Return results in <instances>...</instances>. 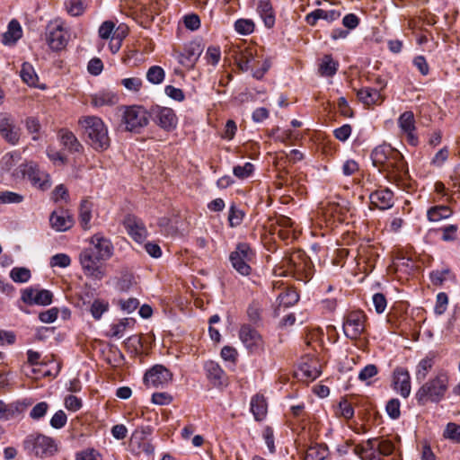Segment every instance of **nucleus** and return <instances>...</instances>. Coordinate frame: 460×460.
<instances>
[{
  "label": "nucleus",
  "instance_id": "49",
  "mask_svg": "<svg viewBox=\"0 0 460 460\" xmlns=\"http://www.w3.org/2000/svg\"><path fill=\"white\" fill-rule=\"evenodd\" d=\"M254 171V165L247 162L243 165H236L233 169V173L235 177L239 179H246L250 177Z\"/></svg>",
  "mask_w": 460,
  "mask_h": 460
},
{
  "label": "nucleus",
  "instance_id": "50",
  "mask_svg": "<svg viewBox=\"0 0 460 460\" xmlns=\"http://www.w3.org/2000/svg\"><path fill=\"white\" fill-rule=\"evenodd\" d=\"M443 436L446 438L460 443V425L454 422L448 423L444 430Z\"/></svg>",
  "mask_w": 460,
  "mask_h": 460
},
{
  "label": "nucleus",
  "instance_id": "59",
  "mask_svg": "<svg viewBox=\"0 0 460 460\" xmlns=\"http://www.w3.org/2000/svg\"><path fill=\"white\" fill-rule=\"evenodd\" d=\"M115 29V23L111 21H106L99 28V36L103 40L111 39Z\"/></svg>",
  "mask_w": 460,
  "mask_h": 460
},
{
  "label": "nucleus",
  "instance_id": "45",
  "mask_svg": "<svg viewBox=\"0 0 460 460\" xmlns=\"http://www.w3.org/2000/svg\"><path fill=\"white\" fill-rule=\"evenodd\" d=\"M10 278L16 283H25L31 279V270L24 267H15L10 271Z\"/></svg>",
  "mask_w": 460,
  "mask_h": 460
},
{
  "label": "nucleus",
  "instance_id": "21",
  "mask_svg": "<svg viewBox=\"0 0 460 460\" xmlns=\"http://www.w3.org/2000/svg\"><path fill=\"white\" fill-rule=\"evenodd\" d=\"M74 217L68 210L58 209L50 214L49 224L57 232H66L74 226Z\"/></svg>",
  "mask_w": 460,
  "mask_h": 460
},
{
  "label": "nucleus",
  "instance_id": "48",
  "mask_svg": "<svg viewBox=\"0 0 460 460\" xmlns=\"http://www.w3.org/2000/svg\"><path fill=\"white\" fill-rule=\"evenodd\" d=\"M235 31L243 35H249L254 31L255 24L251 19H239L234 22Z\"/></svg>",
  "mask_w": 460,
  "mask_h": 460
},
{
  "label": "nucleus",
  "instance_id": "25",
  "mask_svg": "<svg viewBox=\"0 0 460 460\" xmlns=\"http://www.w3.org/2000/svg\"><path fill=\"white\" fill-rule=\"evenodd\" d=\"M254 1L256 3V12L261 18L265 27L268 29L273 28L276 22V15L270 0Z\"/></svg>",
  "mask_w": 460,
  "mask_h": 460
},
{
  "label": "nucleus",
  "instance_id": "30",
  "mask_svg": "<svg viewBox=\"0 0 460 460\" xmlns=\"http://www.w3.org/2000/svg\"><path fill=\"white\" fill-rule=\"evenodd\" d=\"M358 100L367 106L378 105L383 102V98L378 90L364 87L357 91Z\"/></svg>",
  "mask_w": 460,
  "mask_h": 460
},
{
  "label": "nucleus",
  "instance_id": "15",
  "mask_svg": "<svg viewBox=\"0 0 460 460\" xmlns=\"http://www.w3.org/2000/svg\"><path fill=\"white\" fill-rule=\"evenodd\" d=\"M68 32L60 22L50 23L48 27L47 41L51 49L58 51L66 46Z\"/></svg>",
  "mask_w": 460,
  "mask_h": 460
},
{
  "label": "nucleus",
  "instance_id": "20",
  "mask_svg": "<svg viewBox=\"0 0 460 460\" xmlns=\"http://www.w3.org/2000/svg\"><path fill=\"white\" fill-rule=\"evenodd\" d=\"M128 235L137 243H143L147 237V230L143 221L133 215H128L123 221Z\"/></svg>",
  "mask_w": 460,
  "mask_h": 460
},
{
  "label": "nucleus",
  "instance_id": "10",
  "mask_svg": "<svg viewBox=\"0 0 460 460\" xmlns=\"http://www.w3.org/2000/svg\"><path fill=\"white\" fill-rule=\"evenodd\" d=\"M150 112L144 107L133 105L128 107L123 114V122L126 129L131 132H139L149 123Z\"/></svg>",
  "mask_w": 460,
  "mask_h": 460
},
{
  "label": "nucleus",
  "instance_id": "32",
  "mask_svg": "<svg viewBox=\"0 0 460 460\" xmlns=\"http://www.w3.org/2000/svg\"><path fill=\"white\" fill-rule=\"evenodd\" d=\"M118 102V96L110 90H102L91 96V104L94 107L111 106Z\"/></svg>",
  "mask_w": 460,
  "mask_h": 460
},
{
  "label": "nucleus",
  "instance_id": "1",
  "mask_svg": "<svg viewBox=\"0 0 460 460\" xmlns=\"http://www.w3.org/2000/svg\"><path fill=\"white\" fill-rule=\"evenodd\" d=\"M373 165L384 173L385 178L399 188H410V175L403 155L390 145L383 144L371 152Z\"/></svg>",
  "mask_w": 460,
  "mask_h": 460
},
{
  "label": "nucleus",
  "instance_id": "60",
  "mask_svg": "<svg viewBox=\"0 0 460 460\" xmlns=\"http://www.w3.org/2000/svg\"><path fill=\"white\" fill-rule=\"evenodd\" d=\"M75 460H102V456L93 448H87L76 453Z\"/></svg>",
  "mask_w": 460,
  "mask_h": 460
},
{
  "label": "nucleus",
  "instance_id": "11",
  "mask_svg": "<svg viewBox=\"0 0 460 460\" xmlns=\"http://www.w3.org/2000/svg\"><path fill=\"white\" fill-rule=\"evenodd\" d=\"M239 339L243 346L252 354L264 351L265 342L261 333L249 324H243L239 331Z\"/></svg>",
  "mask_w": 460,
  "mask_h": 460
},
{
  "label": "nucleus",
  "instance_id": "46",
  "mask_svg": "<svg viewBox=\"0 0 460 460\" xmlns=\"http://www.w3.org/2000/svg\"><path fill=\"white\" fill-rule=\"evenodd\" d=\"M441 232V240L447 243L455 242L458 237V226L447 225L438 229Z\"/></svg>",
  "mask_w": 460,
  "mask_h": 460
},
{
  "label": "nucleus",
  "instance_id": "41",
  "mask_svg": "<svg viewBox=\"0 0 460 460\" xmlns=\"http://www.w3.org/2000/svg\"><path fill=\"white\" fill-rule=\"evenodd\" d=\"M19 413V407L14 403H5L0 401V420H8Z\"/></svg>",
  "mask_w": 460,
  "mask_h": 460
},
{
  "label": "nucleus",
  "instance_id": "62",
  "mask_svg": "<svg viewBox=\"0 0 460 460\" xmlns=\"http://www.w3.org/2000/svg\"><path fill=\"white\" fill-rule=\"evenodd\" d=\"M351 132H352L351 126L349 124H344L341 127L334 129L333 135L338 140H340L341 142H345L350 137Z\"/></svg>",
  "mask_w": 460,
  "mask_h": 460
},
{
  "label": "nucleus",
  "instance_id": "29",
  "mask_svg": "<svg viewBox=\"0 0 460 460\" xmlns=\"http://www.w3.org/2000/svg\"><path fill=\"white\" fill-rule=\"evenodd\" d=\"M22 36V29L20 22L13 19L7 27V31L3 34L2 43L4 45H14Z\"/></svg>",
  "mask_w": 460,
  "mask_h": 460
},
{
  "label": "nucleus",
  "instance_id": "17",
  "mask_svg": "<svg viewBox=\"0 0 460 460\" xmlns=\"http://www.w3.org/2000/svg\"><path fill=\"white\" fill-rule=\"evenodd\" d=\"M204 47L199 40H192L184 46L183 51L178 59L181 65L188 69H192L199 60Z\"/></svg>",
  "mask_w": 460,
  "mask_h": 460
},
{
  "label": "nucleus",
  "instance_id": "3",
  "mask_svg": "<svg viewBox=\"0 0 460 460\" xmlns=\"http://www.w3.org/2000/svg\"><path fill=\"white\" fill-rule=\"evenodd\" d=\"M449 386L447 373L438 372L434 377L425 382L416 392L415 399L419 405L428 402L438 403L444 400Z\"/></svg>",
  "mask_w": 460,
  "mask_h": 460
},
{
  "label": "nucleus",
  "instance_id": "57",
  "mask_svg": "<svg viewBox=\"0 0 460 460\" xmlns=\"http://www.w3.org/2000/svg\"><path fill=\"white\" fill-rule=\"evenodd\" d=\"M243 218V212L232 205L229 209L228 221L232 227L239 226Z\"/></svg>",
  "mask_w": 460,
  "mask_h": 460
},
{
  "label": "nucleus",
  "instance_id": "22",
  "mask_svg": "<svg viewBox=\"0 0 460 460\" xmlns=\"http://www.w3.org/2000/svg\"><path fill=\"white\" fill-rule=\"evenodd\" d=\"M153 429L150 426H141L137 428L131 434L130 444L137 447L138 451L152 453L153 447L146 442V438L152 434Z\"/></svg>",
  "mask_w": 460,
  "mask_h": 460
},
{
  "label": "nucleus",
  "instance_id": "28",
  "mask_svg": "<svg viewBox=\"0 0 460 460\" xmlns=\"http://www.w3.org/2000/svg\"><path fill=\"white\" fill-rule=\"evenodd\" d=\"M208 379L214 386H220L226 383V373L218 363L208 361L204 365Z\"/></svg>",
  "mask_w": 460,
  "mask_h": 460
},
{
  "label": "nucleus",
  "instance_id": "42",
  "mask_svg": "<svg viewBox=\"0 0 460 460\" xmlns=\"http://www.w3.org/2000/svg\"><path fill=\"white\" fill-rule=\"evenodd\" d=\"M433 367L432 358H422L417 365L415 376L418 381H423Z\"/></svg>",
  "mask_w": 460,
  "mask_h": 460
},
{
  "label": "nucleus",
  "instance_id": "4",
  "mask_svg": "<svg viewBox=\"0 0 460 460\" xmlns=\"http://www.w3.org/2000/svg\"><path fill=\"white\" fill-rule=\"evenodd\" d=\"M235 63L243 72L251 70L252 76L261 79L270 68V63L264 60L261 65L258 60V50L255 47H247L235 55Z\"/></svg>",
  "mask_w": 460,
  "mask_h": 460
},
{
  "label": "nucleus",
  "instance_id": "19",
  "mask_svg": "<svg viewBox=\"0 0 460 460\" xmlns=\"http://www.w3.org/2000/svg\"><path fill=\"white\" fill-rule=\"evenodd\" d=\"M90 246L85 250H92L94 255L104 261L109 260L113 254V245L111 242L102 234H93L90 241Z\"/></svg>",
  "mask_w": 460,
  "mask_h": 460
},
{
  "label": "nucleus",
  "instance_id": "43",
  "mask_svg": "<svg viewBox=\"0 0 460 460\" xmlns=\"http://www.w3.org/2000/svg\"><path fill=\"white\" fill-rule=\"evenodd\" d=\"M453 277V273L449 269L433 270L429 275L430 280L434 286H442L446 280Z\"/></svg>",
  "mask_w": 460,
  "mask_h": 460
},
{
  "label": "nucleus",
  "instance_id": "2",
  "mask_svg": "<svg viewBox=\"0 0 460 460\" xmlns=\"http://www.w3.org/2000/svg\"><path fill=\"white\" fill-rule=\"evenodd\" d=\"M78 125L83 130L86 143L95 151L103 152L111 146V137L108 127L103 120L97 116H82L78 119Z\"/></svg>",
  "mask_w": 460,
  "mask_h": 460
},
{
  "label": "nucleus",
  "instance_id": "6",
  "mask_svg": "<svg viewBox=\"0 0 460 460\" xmlns=\"http://www.w3.org/2000/svg\"><path fill=\"white\" fill-rule=\"evenodd\" d=\"M24 446L38 457L52 456L58 449L57 442L52 438L41 434L27 437Z\"/></svg>",
  "mask_w": 460,
  "mask_h": 460
},
{
  "label": "nucleus",
  "instance_id": "27",
  "mask_svg": "<svg viewBox=\"0 0 460 460\" xmlns=\"http://www.w3.org/2000/svg\"><path fill=\"white\" fill-rule=\"evenodd\" d=\"M53 295L49 290L29 289L22 294V300L28 304L48 305L52 302Z\"/></svg>",
  "mask_w": 460,
  "mask_h": 460
},
{
  "label": "nucleus",
  "instance_id": "7",
  "mask_svg": "<svg viewBox=\"0 0 460 460\" xmlns=\"http://www.w3.org/2000/svg\"><path fill=\"white\" fill-rule=\"evenodd\" d=\"M283 266L287 267L286 272L294 275L298 279L307 278L310 274L311 261L305 252L296 250L292 252L283 260Z\"/></svg>",
  "mask_w": 460,
  "mask_h": 460
},
{
  "label": "nucleus",
  "instance_id": "18",
  "mask_svg": "<svg viewBox=\"0 0 460 460\" xmlns=\"http://www.w3.org/2000/svg\"><path fill=\"white\" fill-rule=\"evenodd\" d=\"M392 385L394 390L399 393L402 397L408 398L411 392L409 371L402 367H395L392 375Z\"/></svg>",
  "mask_w": 460,
  "mask_h": 460
},
{
  "label": "nucleus",
  "instance_id": "38",
  "mask_svg": "<svg viewBox=\"0 0 460 460\" xmlns=\"http://www.w3.org/2000/svg\"><path fill=\"white\" fill-rule=\"evenodd\" d=\"M338 62L334 61L332 56L325 55L319 66V72L324 76H332L338 70Z\"/></svg>",
  "mask_w": 460,
  "mask_h": 460
},
{
  "label": "nucleus",
  "instance_id": "23",
  "mask_svg": "<svg viewBox=\"0 0 460 460\" xmlns=\"http://www.w3.org/2000/svg\"><path fill=\"white\" fill-rule=\"evenodd\" d=\"M341 15V11L337 9H315L306 14L305 20L310 26H315L320 19L328 22L337 21Z\"/></svg>",
  "mask_w": 460,
  "mask_h": 460
},
{
  "label": "nucleus",
  "instance_id": "13",
  "mask_svg": "<svg viewBox=\"0 0 460 460\" xmlns=\"http://www.w3.org/2000/svg\"><path fill=\"white\" fill-rule=\"evenodd\" d=\"M172 380V373L163 365H155L144 376L147 387H163Z\"/></svg>",
  "mask_w": 460,
  "mask_h": 460
},
{
  "label": "nucleus",
  "instance_id": "34",
  "mask_svg": "<svg viewBox=\"0 0 460 460\" xmlns=\"http://www.w3.org/2000/svg\"><path fill=\"white\" fill-rule=\"evenodd\" d=\"M20 75L22 80L29 86L45 89L44 85L39 84V77L31 64L24 62L22 66Z\"/></svg>",
  "mask_w": 460,
  "mask_h": 460
},
{
  "label": "nucleus",
  "instance_id": "51",
  "mask_svg": "<svg viewBox=\"0 0 460 460\" xmlns=\"http://www.w3.org/2000/svg\"><path fill=\"white\" fill-rule=\"evenodd\" d=\"M401 402L397 398L389 400L385 406L388 416L393 420H397L401 415Z\"/></svg>",
  "mask_w": 460,
  "mask_h": 460
},
{
  "label": "nucleus",
  "instance_id": "39",
  "mask_svg": "<svg viewBox=\"0 0 460 460\" xmlns=\"http://www.w3.org/2000/svg\"><path fill=\"white\" fill-rule=\"evenodd\" d=\"M298 300L299 296L294 289H287L278 296L279 305L285 308L294 305Z\"/></svg>",
  "mask_w": 460,
  "mask_h": 460
},
{
  "label": "nucleus",
  "instance_id": "12",
  "mask_svg": "<svg viewBox=\"0 0 460 460\" xmlns=\"http://www.w3.org/2000/svg\"><path fill=\"white\" fill-rule=\"evenodd\" d=\"M150 118L153 119L161 128L171 131L177 126L178 119L174 111L168 107L155 106L150 111Z\"/></svg>",
  "mask_w": 460,
  "mask_h": 460
},
{
  "label": "nucleus",
  "instance_id": "54",
  "mask_svg": "<svg viewBox=\"0 0 460 460\" xmlns=\"http://www.w3.org/2000/svg\"><path fill=\"white\" fill-rule=\"evenodd\" d=\"M66 10L72 16H79L84 12V5L81 0H67Z\"/></svg>",
  "mask_w": 460,
  "mask_h": 460
},
{
  "label": "nucleus",
  "instance_id": "31",
  "mask_svg": "<svg viewBox=\"0 0 460 460\" xmlns=\"http://www.w3.org/2000/svg\"><path fill=\"white\" fill-rule=\"evenodd\" d=\"M250 406L255 420L261 421L265 419L268 412V404L263 395H253L251 399Z\"/></svg>",
  "mask_w": 460,
  "mask_h": 460
},
{
  "label": "nucleus",
  "instance_id": "58",
  "mask_svg": "<svg viewBox=\"0 0 460 460\" xmlns=\"http://www.w3.org/2000/svg\"><path fill=\"white\" fill-rule=\"evenodd\" d=\"M23 200V197L16 192L13 191H2L0 192V203H21Z\"/></svg>",
  "mask_w": 460,
  "mask_h": 460
},
{
  "label": "nucleus",
  "instance_id": "8",
  "mask_svg": "<svg viewBox=\"0 0 460 460\" xmlns=\"http://www.w3.org/2000/svg\"><path fill=\"white\" fill-rule=\"evenodd\" d=\"M102 261L94 255L92 250L84 249L79 254V261L84 274L93 280H101L106 275Z\"/></svg>",
  "mask_w": 460,
  "mask_h": 460
},
{
  "label": "nucleus",
  "instance_id": "9",
  "mask_svg": "<svg viewBox=\"0 0 460 460\" xmlns=\"http://www.w3.org/2000/svg\"><path fill=\"white\" fill-rule=\"evenodd\" d=\"M367 315L362 310L348 313L343 319V332L350 340H357L365 333L367 328Z\"/></svg>",
  "mask_w": 460,
  "mask_h": 460
},
{
  "label": "nucleus",
  "instance_id": "56",
  "mask_svg": "<svg viewBox=\"0 0 460 460\" xmlns=\"http://www.w3.org/2000/svg\"><path fill=\"white\" fill-rule=\"evenodd\" d=\"M71 264L70 257L66 253H58L51 257L50 266L66 268Z\"/></svg>",
  "mask_w": 460,
  "mask_h": 460
},
{
  "label": "nucleus",
  "instance_id": "61",
  "mask_svg": "<svg viewBox=\"0 0 460 460\" xmlns=\"http://www.w3.org/2000/svg\"><path fill=\"white\" fill-rule=\"evenodd\" d=\"M372 302L377 314H382L386 309L387 301L382 293H376L372 297Z\"/></svg>",
  "mask_w": 460,
  "mask_h": 460
},
{
  "label": "nucleus",
  "instance_id": "40",
  "mask_svg": "<svg viewBox=\"0 0 460 460\" xmlns=\"http://www.w3.org/2000/svg\"><path fill=\"white\" fill-rule=\"evenodd\" d=\"M398 126L402 132L415 131L414 114L411 111H404L398 119Z\"/></svg>",
  "mask_w": 460,
  "mask_h": 460
},
{
  "label": "nucleus",
  "instance_id": "5",
  "mask_svg": "<svg viewBox=\"0 0 460 460\" xmlns=\"http://www.w3.org/2000/svg\"><path fill=\"white\" fill-rule=\"evenodd\" d=\"M255 253L251 246L246 243H240L236 245L234 251L229 255V261L232 267L242 276H249L252 272L251 263L254 259Z\"/></svg>",
  "mask_w": 460,
  "mask_h": 460
},
{
  "label": "nucleus",
  "instance_id": "53",
  "mask_svg": "<svg viewBox=\"0 0 460 460\" xmlns=\"http://www.w3.org/2000/svg\"><path fill=\"white\" fill-rule=\"evenodd\" d=\"M378 455L383 456H388L394 451V445L389 439L378 438L377 449Z\"/></svg>",
  "mask_w": 460,
  "mask_h": 460
},
{
  "label": "nucleus",
  "instance_id": "26",
  "mask_svg": "<svg viewBox=\"0 0 460 460\" xmlns=\"http://www.w3.org/2000/svg\"><path fill=\"white\" fill-rule=\"evenodd\" d=\"M321 365L315 358H308L299 367L297 376L306 382L316 379L321 375Z\"/></svg>",
  "mask_w": 460,
  "mask_h": 460
},
{
  "label": "nucleus",
  "instance_id": "64",
  "mask_svg": "<svg viewBox=\"0 0 460 460\" xmlns=\"http://www.w3.org/2000/svg\"><path fill=\"white\" fill-rule=\"evenodd\" d=\"M52 199L55 202H58L60 200H64L65 202H67L69 199V194L67 189L63 185L59 184L56 186L52 192Z\"/></svg>",
  "mask_w": 460,
  "mask_h": 460
},
{
  "label": "nucleus",
  "instance_id": "14",
  "mask_svg": "<svg viewBox=\"0 0 460 460\" xmlns=\"http://www.w3.org/2000/svg\"><path fill=\"white\" fill-rule=\"evenodd\" d=\"M0 135L9 144H18L21 137L20 128L15 125L13 116L6 112L0 113Z\"/></svg>",
  "mask_w": 460,
  "mask_h": 460
},
{
  "label": "nucleus",
  "instance_id": "47",
  "mask_svg": "<svg viewBox=\"0 0 460 460\" xmlns=\"http://www.w3.org/2000/svg\"><path fill=\"white\" fill-rule=\"evenodd\" d=\"M109 309V303L102 299H95L90 307V312L95 320H100L102 315Z\"/></svg>",
  "mask_w": 460,
  "mask_h": 460
},
{
  "label": "nucleus",
  "instance_id": "36",
  "mask_svg": "<svg viewBox=\"0 0 460 460\" xmlns=\"http://www.w3.org/2000/svg\"><path fill=\"white\" fill-rule=\"evenodd\" d=\"M93 204L87 199L81 201L79 208V222L81 226L87 230L91 226Z\"/></svg>",
  "mask_w": 460,
  "mask_h": 460
},
{
  "label": "nucleus",
  "instance_id": "44",
  "mask_svg": "<svg viewBox=\"0 0 460 460\" xmlns=\"http://www.w3.org/2000/svg\"><path fill=\"white\" fill-rule=\"evenodd\" d=\"M165 76L164 70L159 66H152L146 72V79L153 84H161Z\"/></svg>",
  "mask_w": 460,
  "mask_h": 460
},
{
  "label": "nucleus",
  "instance_id": "16",
  "mask_svg": "<svg viewBox=\"0 0 460 460\" xmlns=\"http://www.w3.org/2000/svg\"><path fill=\"white\" fill-rule=\"evenodd\" d=\"M22 172L23 176H27L33 186L45 190L50 185V178L48 173L40 170L39 166L33 163H28L22 165Z\"/></svg>",
  "mask_w": 460,
  "mask_h": 460
},
{
  "label": "nucleus",
  "instance_id": "33",
  "mask_svg": "<svg viewBox=\"0 0 460 460\" xmlns=\"http://www.w3.org/2000/svg\"><path fill=\"white\" fill-rule=\"evenodd\" d=\"M453 215V210L446 205H436L427 210V219L432 223H438L447 219Z\"/></svg>",
  "mask_w": 460,
  "mask_h": 460
},
{
  "label": "nucleus",
  "instance_id": "52",
  "mask_svg": "<svg viewBox=\"0 0 460 460\" xmlns=\"http://www.w3.org/2000/svg\"><path fill=\"white\" fill-rule=\"evenodd\" d=\"M448 305V296L445 292H440L437 295L436 304L434 307V312L438 315L443 314Z\"/></svg>",
  "mask_w": 460,
  "mask_h": 460
},
{
  "label": "nucleus",
  "instance_id": "55",
  "mask_svg": "<svg viewBox=\"0 0 460 460\" xmlns=\"http://www.w3.org/2000/svg\"><path fill=\"white\" fill-rule=\"evenodd\" d=\"M221 58V51L218 47L210 46L208 48L205 55V58L208 64L217 66Z\"/></svg>",
  "mask_w": 460,
  "mask_h": 460
},
{
  "label": "nucleus",
  "instance_id": "35",
  "mask_svg": "<svg viewBox=\"0 0 460 460\" xmlns=\"http://www.w3.org/2000/svg\"><path fill=\"white\" fill-rule=\"evenodd\" d=\"M58 137L62 145L69 151L80 152L83 149V146L73 132L67 129H61L58 132Z\"/></svg>",
  "mask_w": 460,
  "mask_h": 460
},
{
  "label": "nucleus",
  "instance_id": "24",
  "mask_svg": "<svg viewBox=\"0 0 460 460\" xmlns=\"http://www.w3.org/2000/svg\"><path fill=\"white\" fill-rule=\"evenodd\" d=\"M369 199L372 206L385 210L394 205V193L387 188L377 190L369 195Z\"/></svg>",
  "mask_w": 460,
  "mask_h": 460
},
{
  "label": "nucleus",
  "instance_id": "63",
  "mask_svg": "<svg viewBox=\"0 0 460 460\" xmlns=\"http://www.w3.org/2000/svg\"><path fill=\"white\" fill-rule=\"evenodd\" d=\"M49 404L46 402L37 403L31 411L30 417L33 420H40L48 411Z\"/></svg>",
  "mask_w": 460,
  "mask_h": 460
},
{
  "label": "nucleus",
  "instance_id": "37",
  "mask_svg": "<svg viewBox=\"0 0 460 460\" xmlns=\"http://www.w3.org/2000/svg\"><path fill=\"white\" fill-rule=\"evenodd\" d=\"M328 456V447L325 445L316 444L305 451L303 460H324Z\"/></svg>",
  "mask_w": 460,
  "mask_h": 460
}]
</instances>
